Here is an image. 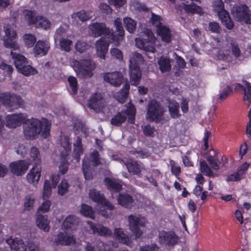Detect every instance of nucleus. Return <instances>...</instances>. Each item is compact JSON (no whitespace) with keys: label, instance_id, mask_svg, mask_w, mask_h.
Instances as JSON below:
<instances>
[{"label":"nucleus","instance_id":"nucleus-57","mask_svg":"<svg viewBox=\"0 0 251 251\" xmlns=\"http://www.w3.org/2000/svg\"><path fill=\"white\" fill-rule=\"evenodd\" d=\"M130 7L132 10L139 11L146 9V6L143 4L140 3L138 0H132L130 2Z\"/></svg>","mask_w":251,"mask_h":251},{"label":"nucleus","instance_id":"nucleus-28","mask_svg":"<svg viewBox=\"0 0 251 251\" xmlns=\"http://www.w3.org/2000/svg\"><path fill=\"white\" fill-rule=\"evenodd\" d=\"M70 231L64 230L58 234L55 239V243L58 245H70L75 243V238Z\"/></svg>","mask_w":251,"mask_h":251},{"label":"nucleus","instance_id":"nucleus-4","mask_svg":"<svg viewBox=\"0 0 251 251\" xmlns=\"http://www.w3.org/2000/svg\"><path fill=\"white\" fill-rule=\"evenodd\" d=\"M61 148H63V150L60 151L59 154L56 151L55 153L52 155V158L54 161H58L59 160L60 161V164L59 165V171L61 173L65 174L67 171L69 166L66 158L68 152L71 150V144L68 137H62L61 138Z\"/></svg>","mask_w":251,"mask_h":251},{"label":"nucleus","instance_id":"nucleus-55","mask_svg":"<svg viewBox=\"0 0 251 251\" xmlns=\"http://www.w3.org/2000/svg\"><path fill=\"white\" fill-rule=\"evenodd\" d=\"M30 156L35 164L39 163L41 160V157L38 149L36 147H32L29 152Z\"/></svg>","mask_w":251,"mask_h":251},{"label":"nucleus","instance_id":"nucleus-19","mask_svg":"<svg viewBox=\"0 0 251 251\" xmlns=\"http://www.w3.org/2000/svg\"><path fill=\"white\" fill-rule=\"evenodd\" d=\"M0 100L9 110H13L19 107L20 98L9 93L0 94Z\"/></svg>","mask_w":251,"mask_h":251},{"label":"nucleus","instance_id":"nucleus-23","mask_svg":"<svg viewBox=\"0 0 251 251\" xmlns=\"http://www.w3.org/2000/svg\"><path fill=\"white\" fill-rule=\"evenodd\" d=\"M42 168L35 164L26 176L27 182L33 186H36L41 176Z\"/></svg>","mask_w":251,"mask_h":251},{"label":"nucleus","instance_id":"nucleus-39","mask_svg":"<svg viewBox=\"0 0 251 251\" xmlns=\"http://www.w3.org/2000/svg\"><path fill=\"white\" fill-rule=\"evenodd\" d=\"M125 164L129 172L133 174H138L139 173L141 172L143 169V166L142 164H139L132 160H129L127 163H125Z\"/></svg>","mask_w":251,"mask_h":251},{"label":"nucleus","instance_id":"nucleus-56","mask_svg":"<svg viewBox=\"0 0 251 251\" xmlns=\"http://www.w3.org/2000/svg\"><path fill=\"white\" fill-rule=\"evenodd\" d=\"M44 202L39 207L37 213L39 214L40 212L47 213L50 211L51 206V201L49 200H43Z\"/></svg>","mask_w":251,"mask_h":251},{"label":"nucleus","instance_id":"nucleus-12","mask_svg":"<svg viewBox=\"0 0 251 251\" xmlns=\"http://www.w3.org/2000/svg\"><path fill=\"white\" fill-rule=\"evenodd\" d=\"M128 222L129 229L136 238H139L142 234L139 226H145L147 223V220L139 215H130L128 217Z\"/></svg>","mask_w":251,"mask_h":251},{"label":"nucleus","instance_id":"nucleus-61","mask_svg":"<svg viewBox=\"0 0 251 251\" xmlns=\"http://www.w3.org/2000/svg\"><path fill=\"white\" fill-rule=\"evenodd\" d=\"M89 47V46L85 42L78 41L75 46L76 50L81 53L85 51Z\"/></svg>","mask_w":251,"mask_h":251},{"label":"nucleus","instance_id":"nucleus-64","mask_svg":"<svg viewBox=\"0 0 251 251\" xmlns=\"http://www.w3.org/2000/svg\"><path fill=\"white\" fill-rule=\"evenodd\" d=\"M158 247L156 244H153L141 247L139 251H158Z\"/></svg>","mask_w":251,"mask_h":251},{"label":"nucleus","instance_id":"nucleus-48","mask_svg":"<svg viewBox=\"0 0 251 251\" xmlns=\"http://www.w3.org/2000/svg\"><path fill=\"white\" fill-rule=\"evenodd\" d=\"M169 109L171 116L173 118H177L179 116L178 112L179 104L174 100L170 101L169 104Z\"/></svg>","mask_w":251,"mask_h":251},{"label":"nucleus","instance_id":"nucleus-42","mask_svg":"<svg viewBox=\"0 0 251 251\" xmlns=\"http://www.w3.org/2000/svg\"><path fill=\"white\" fill-rule=\"evenodd\" d=\"M243 83L245 86L243 100L245 103L249 105L251 102V86L248 82L245 80L243 81Z\"/></svg>","mask_w":251,"mask_h":251},{"label":"nucleus","instance_id":"nucleus-5","mask_svg":"<svg viewBox=\"0 0 251 251\" xmlns=\"http://www.w3.org/2000/svg\"><path fill=\"white\" fill-rule=\"evenodd\" d=\"M141 36L135 40L137 47L147 51L154 52L157 45V40L151 31L146 29L142 33Z\"/></svg>","mask_w":251,"mask_h":251},{"label":"nucleus","instance_id":"nucleus-14","mask_svg":"<svg viewBox=\"0 0 251 251\" xmlns=\"http://www.w3.org/2000/svg\"><path fill=\"white\" fill-rule=\"evenodd\" d=\"M163 108L155 100H151L149 103L146 118L149 121L159 122L162 119Z\"/></svg>","mask_w":251,"mask_h":251},{"label":"nucleus","instance_id":"nucleus-6","mask_svg":"<svg viewBox=\"0 0 251 251\" xmlns=\"http://www.w3.org/2000/svg\"><path fill=\"white\" fill-rule=\"evenodd\" d=\"M129 61L130 81L131 85L137 86L139 83L142 75L139 65L143 62V58L140 54L134 52L131 56Z\"/></svg>","mask_w":251,"mask_h":251},{"label":"nucleus","instance_id":"nucleus-17","mask_svg":"<svg viewBox=\"0 0 251 251\" xmlns=\"http://www.w3.org/2000/svg\"><path fill=\"white\" fill-rule=\"evenodd\" d=\"M27 115L25 113L14 114L7 115L5 125L9 128H16L27 121Z\"/></svg>","mask_w":251,"mask_h":251},{"label":"nucleus","instance_id":"nucleus-11","mask_svg":"<svg viewBox=\"0 0 251 251\" xmlns=\"http://www.w3.org/2000/svg\"><path fill=\"white\" fill-rule=\"evenodd\" d=\"M23 15L29 24L34 25L37 27L48 29L51 26V23L49 20L36 15L33 11L25 10L23 12Z\"/></svg>","mask_w":251,"mask_h":251},{"label":"nucleus","instance_id":"nucleus-27","mask_svg":"<svg viewBox=\"0 0 251 251\" xmlns=\"http://www.w3.org/2000/svg\"><path fill=\"white\" fill-rule=\"evenodd\" d=\"M175 8L178 13L181 14L183 10L187 14H201L202 13V9L201 7L194 3L187 4L184 2H182L179 4H176Z\"/></svg>","mask_w":251,"mask_h":251},{"label":"nucleus","instance_id":"nucleus-41","mask_svg":"<svg viewBox=\"0 0 251 251\" xmlns=\"http://www.w3.org/2000/svg\"><path fill=\"white\" fill-rule=\"evenodd\" d=\"M82 170L86 179H90L92 178L93 176L91 172L90 162L88 160V158L86 157L83 160Z\"/></svg>","mask_w":251,"mask_h":251},{"label":"nucleus","instance_id":"nucleus-1","mask_svg":"<svg viewBox=\"0 0 251 251\" xmlns=\"http://www.w3.org/2000/svg\"><path fill=\"white\" fill-rule=\"evenodd\" d=\"M114 26L116 28V31L117 35H114L113 33L108 28L106 27L104 24L103 23H93L89 26V34L92 36L98 37L103 35V37L107 36L109 39L110 36H112L109 42L114 43V45L118 46L120 44L121 41L123 40L124 36V30L122 26L121 21L119 18H117L114 20Z\"/></svg>","mask_w":251,"mask_h":251},{"label":"nucleus","instance_id":"nucleus-10","mask_svg":"<svg viewBox=\"0 0 251 251\" xmlns=\"http://www.w3.org/2000/svg\"><path fill=\"white\" fill-rule=\"evenodd\" d=\"M5 37L3 39V45L5 47L12 50H19L20 45L14 41L18 37L16 30L13 26L9 24L5 25L3 27Z\"/></svg>","mask_w":251,"mask_h":251},{"label":"nucleus","instance_id":"nucleus-63","mask_svg":"<svg viewBox=\"0 0 251 251\" xmlns=\"http://www.w3.org/2000/svg\"><path fill=\"white\" fill-rule=\"evenodd\" d=\"M143 131L144 134L147 136H153L156 134L155 130L149 125L143 127Z\"/></svg>","mask_w":251,"mask_h":251},{"label":"nucleus","instance_id":"nucleus-43","mask_svg":"<svg viewBox=\"0 0 251 251\" xmlns=\"http://www.w3.org/2000/svg\"><path fill=\"white\" fill-rule=\"evenodd\" d=\"M215 151L212 150L210 151L209 154L207 155L205 157L207 161L209 162L211 167L214 170H218L219 169V162L217 160L214 155Z\"/></svg>","mask_w":251,"mask_h":251},{"label":"nucleus","instance_id":"nucleus-47","mask_svg":"<svg viewBox=\"0 0 251 251\" xmlns=\"http://www.w3.org/2000/svg\"><path fill=\"white\" fill-rule=\"evenodd\" d=\"M17 70L19 72L25 76L33 75L37 73V71L35 68L27 64L22 66L20 69H18Z\"/></svg>","mask_w":251,"mask_h":251},{"label":"nucleus","instance_id":"nucleus-21","mask_svg":"<svg viewBox=\"0 0 251 251\" xmlns=\"http://www.w3.org/2000/svg\"><path fill=\"white\" fill-rule=\"evenodd\" d=\"M76 134L78 135L76 140L74 143V156L77 162L79 160V156L83 153V148L81 145L80 137L86 136V131L84 127L76 129Z\"/></svg>","mask_w":251,"mask_h":251},{"label":"nucleus","instance_id":"nucleus-59","mask_svg":"<svg viewBox=\"0 0 251 251\" xmlns=\"http://www.w3.org/2000/svg\"><path fill=\"white\" fill-rule=\"evenodd\" d=\"M68 81L70 86L71 88L72 91L74 94L76 93L77 81L76 78L75 76H70L68 78Z\"/></svg>","mask_w":251,"mask_h":251},{"label":"nucleus","instance_id":"nucleus-44","mask_svg":"<svg viewBox=\"0 0 251 251\" xmlns=\"http://www.w3.org/2000/svg\"><path fill=\"white\" fill-rule=\"evenodd\" d=\"M129 87V84L128 83H126L124 86L122 91L117 94L115 96V98L118 101L122 103L126 100L128 95Z\"/></svg>","mask_w":251,"mask_h":251},{"label":"nucleus","instance_id":"nucleus-8","mask_svg":"<svg viewBox=\"0 0 251 251\" xmlns=\"http://www.w3.org/2000/svg\"><path fill=\"white\" fill-rule=\"evenodd\" d=\"M136 109L134 106L131 103H128L125 106L124 111L118 112L111 120L113 125L118 126L124 123L128 118V122L133 123L134 121Z\"/></svg>","mask_w":251,"mask_h":251},{"label":"nucleus","instance_id":"nucleus-50","mask_svg":"<svg viewBox=\"0 0 251 251\" xmlns=\"http://www.w3.org/2000/svg\"><path fill=\"white\" fill-rule=\"evenodd\" d=\"M90 161L93 166H97L99 165H103L106 164L104 160L99 157V155L97 151H94L92 153L90 156Z\"/></svg>","mask_w":251,"mask_h":251},{"label":"nucleus","instance_id":"nucleus-60","mask_svg":"<svg viewBox=\"0 0 251 251\" xmlns=\"http://www.w3.org/2000/svg\"><path fill=\"white\" fill-rule=\"evenodd\" d=\"M110 52L112 57L119 60L120 61L123 60V54L122 51L119 49L116 48H111Z\"/></svg>","mask_w":251,"mask_h":251},{"label":"nucleus","instance_id":"nucleus-37","mask_svg":"<svg viewBox=\"0 0 251 251\" xmlns=\"http://www.w3.org/2000/svg\"><path fill=\"white\" fill-rule=\"evenodd\" d=\"M70 36L67 34V37H62L59 39V45L61 50L69 52L72 49L73 41L69 38Z\"/></svg>","mask_w":251,"mask_h":251},{"label":"nucleus","instance_id":"nucleus-29","mask_svg":"<svg viewBox=\"0 0 251 251\" xmlns=\"http://www.w3.org/2000/svg\"><path fill=\"white\" fill-rule=\"evenodd\" d=\"M250 166V164L245 162L240 166L235 173L229 175L226 178V181H237L244 177L246 173Z\"/></svg>","mask_w":251,"mask_h":251},{"label":"nucleus","instance_id":"nucleus-35","mask_svg":"<svg viewBox=\"0 0 251 251\" xmlns=\"http://www.w3.org/2000/svg\"><path fill=\"white\" fill-rule=\"evenodd\" d=\"M104 183L107 189L111 191H118L122 187L121 182L113 177H107L105 178Z\"/></svg>","mask_w":251,"mask_h":251},{"label":"nucleus","instance_id":"nucleus-20","mask_svg":"<svg viewBox=\"0 0 251 251\" xmlns=\"http://www.w3.org/2000/svg\"><path fill=\"white\" fill-rule=\"evenodd\" d=\"M158 237L159 243L162 245L173 246L178 240V237L173 231H160Z\"/></svg>","mask_w":251,"mask_h":251},{"label":"nucleus","instance_id":"nucleus-46","mask_svg":"<svg viewBox=\"0 0 251 251\" xmlns=\"http://www.w3.org/2000/svg\"><path fill=\"white\" fill-rule=\"evenodd\" d=\"M69 28V26L68 25H61L58 27L55 32L54 35V40L56 43L59 39L61 38L62 36L65 35L68 32Z\"/></svg>","mask_w":251,"mask_h":251},{"label":"nucleus","instance_id":"nucleus-62","mask_svg":"<svg viewBox=\"0 0 251 251\" xmlns=\"http://www.w3.org/2000/svg\"><path fill=\"white\" fill-rule=\"evenodd\" d=\"M200 168L201 171L206 175L208 176L212 175V171L205 161L200 162Z\"/></svg>","mask_w":251,"mask_h":251},{"label":"nucleus","instance_id":"nucleus-32","mask_svg":"<svg viewBox=\"0 0 251 251\" xmlns=\"http://www.w3.org/2000/svg\"><path fill=\"white\" fill-rule=\"evenodd\" d=\"M157 63L159 69L162 73H169L170 72L172 65L169 58L161 56L158 58Z\"/></svg>","mask_w":251,"mask_h":251},{"label":"nucleus","instance_id":"nucleus-22","mask_svg":"<svg viewBox=\"0 0 251 251\" xmlns=\"http://www.w3.org/2000/svg\"><path fill=\"white\" fill-rule=\"evenodd\" d=\"M50 47L49 40H39L34 46L32 52L35 57H42L47 54Z\"/></svg>","mask_w":251,"mask_h":251},{"label":"nucleus","instance_id":"nucleus-13","mask_svg":"<svg viewBox=\"0 0 251 251\" xmlns=\"http://www.w3.org/2000/svg\"><path fill=\"white\" fill-rule=\"evenodd\" d=\"M213 7L219 16L224 25L228 29H231L233 26V22L230 20L228 13L224 9L223 3L221 0H214Z\"/></svg>","mask_w":251,"mask_h":251},{"label":"nucleus","instance_id":"nucleus-33","mask_svg":"<svg viewBox=\"0 0 251 251\" xmlns=\"http://www.w3.org/2000/svg\"><path fill=\"white\" fill-rule=\"evenodd\" d=\"M88 224L94 233H98L101 236H108L111 233V231L107 227L100 225H96L91 222H88Z\"/></svg>","mask_w":251,"mask_h":251},{"label":"nucleus","instance_id":"nucleus-30","mask_svg":"<svg viewBox=\"0 0 251 251\" xmlns=\"http://www.w3.org/2000/svg\"><path fill=\"white\" fill-rule=\"evenodd\" d=\"M78 223V218L74 215H69L64 220L62 228L64 230L74 232L76 229Z\"/></svg>","mask_w":251,"mask_h":251},{"label":"nucleus","instance_id":"nucleus-31","mask_svg":"<svg viewBox=\"0 0 251 251\" xmlns=\"http://www.w3.org/2000/svg\"><path fill=\"white\" fill-rule=\"evenodd\" d=\"M50 221L47 215L38 214L36 219V225L41 229L48 232L50 228Z\"/></svg>","mask_w":251,"mask_h":251},{"label":"nucleus","instance_id":"nucleus-24","mask_svg":"<svg viewBox=\"0 0 251 251\" xmlns=\"http://www.w3.org/2000/svg\"><path fill=\"white\" fill-rule=\"evenodd\" d=\"M29 162L20 160L11 162L9 164V169L12 173L17 176L23 175L28 168Z\"/></svg>","mask_w":251,"mask_h":251},{"label":"nucleus","instance_id":"nucleus-7","mask_svg":"<svg viewBox=\"0 0 251 251\" xmlns=\"http://www.w3.org/2000/svg\"><path fill=\"white\" fill-rule=\"evenodd\" d=\"M89 196L92 201L99 204V208H97L98 213L103 217H108L110 211L113 209L114 206L105 200L103 195L95 189L90 190Z\"/></svg>","mask_w":251,"mask_h":251},{"label":"nucleus","instance_id":"nucleus-16","mask_svg":"<svg viewBox=\"0 0 251 251\" xmlns=\"http://www.w3.org/2000/svg\"><path fill=\"white\" fill-rule=\"evenodd\" d=\"M231 11L235 20L241 24H251V18L249 16L248 8L246 5L234 6Z\"/></svg>","mask_w":251,"mask_h":251},{"label":"nucleus","instance_id":"nucleus-26","mask_svg":"<svg viewBox=\"0 0 251 251\" xmlns=\"http://www.w3.org/2000/svg\"><path fill=\"white\" fill-rule=\"evenodd\" d=\"M88 106L96 111H103L105 101L100 94H96L90 99L87 103Z\"/></svg>","mask_w":251,"mask_h":251},{"label":"nucleus","instance_id":"nucleus-9","mask_svg":"<svg viewBox=\"0 0 251 251\" xmlns=\"http://www.w3.org/2000/svg\"><path fill=\"white\" fill-rule=\"evenodd\" d=\"M152 24L156 27V32L162 41L165 43L171 41L172 34L169 28L162 24V19L159 16L151 13Z\"/></svg>","mask_w":251,"mask_h":251},{"label":"nucleus","instance_id":"nucleus-51","mask_svg":"<svg viewBox=\"0 0 251 251\" xmlns=\"http://www.w3.org/2000/svg\"><path fill=\"white\" fill-rule=\"evenodd\" d=\"M79 211L80 214L85 217H89L92 219L94 218L92 207L87 204H82L81 205Z\"/></svg>","mask_w":251,"mask_h":251},{"label":"nucleus","instance_id":"nucleus-45","mask_svg":"<svg viewBox=\"0 0 251 251\" xmlns=\"http://www.w3.org/2000/svg\"><path fill=\"white\" fill-rule=\"evenodd\" d=\"M124 25L126 29L130 33H132L136 28V22L132 19L125 17L123 19Z\"/></svg>","mask_w":251,"mask_h":251},{"label":"nucleus","instance_id":"nucleus-49","mask_svg":"<svg viewBox=\"0 0 251 251\" xmlns=\"http://www.w3.org/2000/svg\"><path fill=\"white\" fill-rule=\"evenodd\" d=\"M51 195V187L50 180H46L44 182V188L42 192V199L49 200Z\"/></svg>","mask_w":251,"mask_h":251},{"label":"nucleus","instance_id":"nucleus-25","mask_svg":"<svg viewBox=\"0 0 251 251\" xmlns=\"http://www.w3.org/2000/svg\"><path fill=\"white\" fill-rule=\"evenodd\" d=\"M103 79L111 85L118 87L122 83L124 76L121 72L115 71L105 73L103 75Z\"/></svg>","mask_w":251,"mask_h":251},{"label":"nucleus","instance_id":"nucleus-18","mask_svg":"<svg viewBox=\"0 0 251 251\" xmlns=\"http://www.w3.org/2000/svg\"><path fill=\"white\" fill-rule=\"evenodd\" d=\"M112 37L110 36L109 39L107 38V36L102 37L96 42L95 49L96 55L102 59H105L106 58L109 43L114 45V43L109 42L108 41ZM111 41L113 42L112 40H111Z\"/></svg>","mask_w":251,"mask_h":251},{"label":"nucleus","instance_id":"nucleus-58","mask_svg":"<svg viewBox=\"0 0 251 251\" xmlns=\"http://www.w3.org/2000/svg\"><path fill=\"white\" fill-rule=\"evenodd\" d=\"M174 58L176 62V64L174 68V70L176 69L177 67H178L180 69H182L185 68L186 66V63L182 58L178 56L176 54H174Z\"/></svg>","mask_w":251,"mask_h":251},{"label":"nucleus","instance_id":"nucleus-34","mask_svg":"<svg viewBox=\"0 0 251 251\" xmlns=\"http://www.w3.org/2000/svg\"><path fill=\"white\" fill-rule=\"evenodd\" d=\"M113 238L115 241L124 244L128 245L130 244V240L128 237L124 233L123 229L121 228H117L114 229Z\"/></svg>","mask_w":251,"mask_h":251},{"label":"nucleus","instance_id":"nucleus-2","mask_svg":"<svg viewBox=\"0 0 251 251\" xmlns=\"http://www.w3.org/2000/svg\"><path fill=\"white\" fill-rule=\"evenodd\" d=\"M50 122L46 119L39 120L32 119L28 120L24 126V132L27 138L32 139L40 135L47 138L50 135Z\"/></svg>","mask_w":251,"mask_h":251},{"label":"nucleus","instance_id":"nucleus-40","mask_svg":"<svg viewBox=\"0 0 251 251\" xmlns=\"http://www.w3.org/2000/svg\"><path fill=\"white\" fill-rule=\"evenodd\" d=\"M92 16V12L90 11L81 10L71 15V18L75 21L78 18L80 21L83 22L90 19Z\"/></svg>","mask_w":251,"mask_h":251},{"label":"nucleus","instance_id":"nucleus-54","mask_svg":"<svg viewBox=\"0 0 251 251\" xmlns=\"http://www.w3.org/2000/svg\"><path fill=\"white\" fill-rule=\"evenodd\" d=\"M35 203V198L32 195L26 196L24 199V209L30 210Z\"/></svg>","mask_w":251,"mask_h":251},{"label":"nucleus","instance_id":"nucleus-15","mask_svg":"<svg viewBox=\"0 0 251 251\" xmlns=\"http://www.w3.org/2000/svg\"><path fill=\"white\" fill-rule=\"evenodd\" d=\"M6 242L9 245L12 251H39L38 248L33 244L28 246V250L27 244L19 238H8Z\"/></svg>","mask_w":251,"mask_h":251},{"label":"nucleus","instance_id":"nucleus-36","mask_svg":"<svg viewBox=\"0 0 251 251\" xmlns=\"http://www.w3.org/2000/svg\"><path fill=\"white\" fill-rule=\"evenodd\" d=\"M15 50H11V56L16 69H20L21 67L27 64L26 58L22 55L14 53Z\"/></svg>","mask_w":251,"mask_h":251},{"label":"nucleus","instance_id":"nucleus-53","mask_svg":"<svg viewBox=\"0 0 251 251\" xmlns=\"http://www.w3.org/2000/svg\"><path fill=\"white\" fill-rule=\"evenodd\" d=\"M117 201L119 204L125 206H128L132 202V199L127 194L120 195Z\"/></svg>","mask_w":251,"mask_h":251},{"label":"nucleus","instance_id":"nucleus-3","mask_svg":"<svg viewBox=\"0 0 251 251\" xmlns=\"http://www.w3.org/2000/svg\"><path fill=\"white\" fill-rule=\"evenodd\" d=\"M69 66L73 69L77 76L81 78L90 77L96 68L94 62L90 59L77 60L71 57L69 60Z\"/></svg>","mask_w":251,"mask_h":251},{"label":"nucleus","instance_id":"nucleus-38","mask_svg":"<svg viewBox=\"0 0 251 251\" xmlns=\"http://www.w3.org/2000/svg\"><path fill=\"white\" fill-rule=\"evenodd\" d=\"M22 42L25 47L26 48H31L34 47V46L36 43L37 39L34 34L26 33L23 35Z\"/></svg>","mask_w":251,"mask_h":251},{"label":"nucleus","instance_id":"nucleus-52","mask_svg":"<svg viewBox=\"0 0 251 251\" xmlns=\"http://www.w3.org/2000/svg\"><path fill=\"white\" fill-rule=\"evenodd\" d=\"M69 184L66 179H62L57 187V193L61 196L66 194L68 191Z\"/></svg>","mask_w":251,"mask_h":251}]
</instances>
